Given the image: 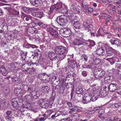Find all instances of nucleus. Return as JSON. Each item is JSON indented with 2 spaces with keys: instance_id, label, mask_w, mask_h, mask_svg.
I'll list each match as a JSON object with an SVG mask.
<instances>
[{
  "instance_id": "obj_1",
  "label": "nucleus",
  "mask_w": 121,
  "mask_h": 121,
  "mask_svg": "<svg viewBox=\"0 0 121 121\" xmlns=\"http://www.w3.org/2000/svg\"><path fill=\"white\" fill-rule=\"evenodd\" d=\"M55 5H53L50 8V10L48 12V17L50 19H52L54 16V15L56 13H64L65 12L67 14L66 15L69 17L72 16V14L68 12H65V10L63 9V6H65L62 2L59 0L56 2L55 0H52Z\"/></svg>"
},
{
  "instance_id": "obj_2",
  "label": "nucleus",
  "mask_w": 121,
  "mask_h": 121,
  "mask_svg": "<svg viewBox=\"0 0 121 121\" xmlns=\"http://www.w3.org/2000/svg\"><path fill=\"white\" fill-rule=\"evenodd\" d=\"M54 51L57 54L59 55V59L61 60L65 57L68 52L67 48L62 46H59L55 48Z\"/></svg>"
},
{
  "instance_id": "obj_3",
  "label": "nucleus",
  "mask_w": 121,
  "mask_h": 121,
  "mask_svg": "<svg viewBox=\"0 0 121 121\" xmlns=\"http://www.w3.org/2000/svg\"><path fill=\"white\" fill-rule=\"evenodd\" d=\"M99 111L98 113L99 117L101 119H105L107 117L106 115L107 113H105L104 109L102 106H97L95 107L93 109V111Z\"/></svg>"
},
{
  "instance_id": "obj_4",
  "label": "nucleus",
  "mask_w": 121,
  "mask_h": 121,
  "mask_svg": "<svg viewBox=\"0 0 121 121\" xmlns=\"http://www.w3.org/2000/svg\"><path fill=\"white\" fill-rule=\"evenodd\" d=\"M56 21L58 24L61 26L65 25L68 22L66 17L64 16H60L57 17Z\"/></svg>"
},
{
  "instance_id": "obj_5",
  "label": "nucleus",
  "mask_w": 121,
  "mask_h": 121,
  "mask_svg": "<svg viewBox=\"0 0 121 121\" xmlns=\"http://www.w3.org/2000/svg\"><path fill=\"white\" fill-rule=\"evenodd\" d=\"M92 98V95L91 93H86L83 98L82 102L85 104L90 102Z\"/></svg>"
},
{
  "instance_id": "obj_6",
  "label": "nucleus",
  "mask_w": 121,
  "mask_h": 121,
  "mask_svg": "<svg viewBox=\"0 0 121 121\" xmlns=\"http://www.w3.org/2000/svg\"><path fill=\"white\" fill-rule=\"evenodd\" d=\"M54 100V99L52 98H50L49 99H45L44 102V105L43 106V108H47L49 105L51 106L53 104Z\"/></svg>"
},
{
  "instance_id": "obj_7",
  "label": "nucleus",
  "mask_w": 121,
  "mask_h": 121,
  "mask_svg": "<svg viewBox=\"0 0 121 121\" xmlns=\"http://www.w3.org/2000/svg\"><path fill=\"white\" fill-rule=\"evenodd\" d=\"M84 29L86 30H88V32L91 31L93 30V26L90 24H89L86 22H84L83 24Z\"/></svg>"
},
{
  "instance_id": "obj_8",
  "label": "nucleus",
  "mask_w": 121,
  "mask_h": 121,
  "mask_svg": "<svg viewBox=\"0 0 121 121\" xmlns=\"http://www.w3.org/2000/svg\"><path fill=\"white\" fill-rule=\"evenodd\" d=\"M105 49L106 52V55L105 56L106 57H111L113 54L112 48L108 46H105Z\"/></svg>"
},
{
  "instance_id": "obj_9",
  "label": "nucleus",
  "mask_w": 121,
  "mask_h": 121,
  "mask_svg": "<svg viewBox=\"0 0 121 121\" xmlns=\"http://www.w3.org/2000/svg\"><path fill=\"white\" fill-rule=\"evenodd\" d=\"M112 45H115L117 46H121V43L120 42V40L115 38H113L110 41Z\"/></svg>"
},
{
  "instance_id": "obj_10",
  "label": "nucleus",
  "mask_w": 121,
  "mask_h": 121,
  "mask_svg": "<svg viewBox=\"0 0 121 121\" xmlns=\"http://www.w3.org/2000/svg\"><path fill=\"white\" fill-rule=\"evenodd\" d=\"M49 32L51 35L53 37L57 38L58 37V33L57 31L54 29L52 28L50 30Z\"/></svg>"
},
{
  "instance_id": "obj_11",
  "label": "nucleus",
  "mask_w": 121,
  "mask_h": 121,
  "mask_svg": "<svg viewBox=\"0 0 121 121\" xmlns=\"http://www.w3.org/2000/svg\"><path fill=\"white\" fill-rule=\"evenodd\" d=\"M68 63L71 66L72 68H77V64L76 61L74 60L68 59Z\"/></svg>"
},
{
  "instance_id": "obj_12",
  "label": "nucleus",
  "mask_w": 121,
  "mask_h": 121,
  "mask_svg": "<svg viewBox=\"0 0 121 121\" xmlns=\"http://www.w3.org/2000/svg\"><path fill=\"white\" fill-rule=\"evenodd\" d=\"M48 56L50 59L52 60H56L57 58L56 55L54 52L52 51H49L48 53Z\"/></svg>"
},
{
  "instance_id": "obj_13",
  "label": "nucleus",
  "mask_w": 121,
  "mask_h": 121,
  "mask_svg": "<svg viewBox=\"0 0 121 121\" xmlns=\"http://www.w3.org/2000/svg\"><path fill=\"white\" fill-rule=\"evenodd\" d=\"M19 98L18 97L14 98L12 99L11 101V103L13 106L15 108H17L18 106V101Z\"/></svg>"
},
{
  "instance_id": "obj_14",
  "label": "nucleus",
  "mask_w": 121,
  "mask_h": 121,
  "mask_svg": "<svg viewBox=\"0 0 121 121\" xmlns=\"http://www.w3.org/2000/svg\"><path fill=\"white\" fill-rule=\"evenodd\" d=\"M44 12H37L32 13L31 14L32 16L37 17H41L43 16L44 14Z\"/></svg>"
},
{
  "instance_id": "obj_15",
  "label": "nucleus",
  "mask_w": 121,
  "mask_h": 121,
  "mask_svg": "<svg viewBox=\"0 0 121 121\" xmlns=\"http://www.w3.org/2000/svg\"><path fill=\"white\" fill-rule=\"evenodd\" d=\"M117 84L111 83L108 87V90L111 92L114 91L116 89Z\"/></svg>"
},
{
  "instance_id": "obj_16",
  "label": "nucleus",
  "mask_w": 121,
  "mask_h": 121,
  "mask_svg": "<svg viewBox=\"0 0 121 121\" xmlns=\"http://www.w3.org/2000/svg\"><path fill=\"white\" fill-rule=\"evenodd\" d=\"M27 53L26 52H24L23 51H22L20 52L21 58L26 61H28L29 58L26 56Z\"/></svg>"
},
{
  "instance_id": "obj_17",
  "label": "nucleus",
  "mask_w": 121,
  "mask_h": 121,
  "mask_svg": "<svg viewBox=\"0 0 121 121\" xmlns=\"http://www.w3.org/2000/svg\"><path fill=\"white\" fill-rule=\"evenodd\" d=\"M22 87L25 92H27V94H32V91L31 90L30 88L28 86H26V85H25L24 84L22 85Z\"/></svg>"
},
{
  "instance_id": "obj_18",
  "label": "nucleus",
  "mask_w": 121,
  "mask_h": 121,
  "mask_svg": "<svg viewBox=\"0 0 121 121\" xmlns=\"http://www.w3.org/2000/svg\"><path fill=\"white\" fill-rule=\"evenodd\" d=\"M103 32L104 33V37L108 39H109L112 37V34L109 32L105 30H103Z\"/></svg>"
},
{
  "instance_id": "obj_19",
  "label": "nucleus",
  "mask_w": 121,
  "mask_h": 121,
  "mask_svg": "<svg viewBox=\"0 0 121 121\" xmlns=\"http://www.w3.org/2000/svg\"><path fill=\"white\" fill-rule=\"evenodd\" d=\"M22 9L24 12L28 13L31 12L35 9L34 8L26 7H22Z\"/></svg>"
},
{
  "instance_id": "obj_20",
  "label": "nucleus",
  "mask_w": 121,
  "mask_h": 121,
  "mask_svg": "<svg viewBox=\"0 0 121 121\" xmlns=\"http://www.w3.org/2000/svg\"><path fill=\"white\" fill-rule=\"evenodd\" d=\"M73 28L76 33H78V32H79V30L81 29V25L77 23H74L73 25Z\"/></svg>"
},
{
  "instance_id": "obj_21",
  "label": "nucleus",
  "mask_w": 121,
  "mask_h": 121,
  "mask_svg": "<svg viewBox=\"0 0 121 121\" xmlns=\"http://www.w3.org/2000/svg\"><path fill=\"white\" fill-rule=\"evenodd\" d=\"M30 1L33 5L37 6L40 4L41 0H30Z\"/></svg>"
},
{
  "instance_id": "obj_22",
  "label": "nucleus",
  "mask_w": 121,
  "mask_h": 121,
  "mask_svg": "<svg viewBox=\"0 0 121 121\" xmlns=\"http://www.w3.org/2000/svg\"><path fill=\"white\" fill-rule=\"evenodd\" d=\"M11 78L13 82L17 83H20L22 82L21 79L19 78L17 76H13Z\"/></svg>"
},
{
  "instance_id": "obj_23",
  "label": "nucleus",
  "mask_w": 121,
  "mask_h": 121,
  "mask_svg": "<svg viewBox=\"0 0 121 121\" xmlns=\"http://www.w3.org/2000/svg\"><path fill=\"white\" fill-rule=\"evenodd\" d=\"M14 92L15 94L18 95L22 93L23 91L19 87V88H15Z\"/></svg>"
},
{
  "instance_id": "obj_24",
  "label": "nucleus",
  "mask_w": 121,
  "mask_h": 121,
  "mask_svg": "<svg viewBox=\"0 0 121 121\" xmlns=\"http://www.w3.org/2000/svg\"><path fill=\"white\" fill-rule=\"evenodd\" d=\"M41 91L42 92L46 93H48L50 91V88L48 86H43L42 87Z\"/></svg>"
},
{
  "instance_id": "obj_25",
  "label": "nucleus",
  "mask_w": 121,
  "mask_h": 121,
  "mask_svg": "<svg viewBox=\"0 0 121 121\" xmlns=\"http://www.w3.org/2000/svg\"><path fill=\"white\" fill-rule=\"evenodd\" d=\"M97 50V51H96V53L97 54L101 56L104 55L103 53L104 52V50L102 48H100Z\"/></svg>"
},
{
  "instance_id": "obj_26",
  "label": "nucleus",
  "mask_w": 121,
  "mask_h": 121,
  "mask_svg": "<svg viewBox=\"0 0 121 121\" xmlns=\"http://www.w3.org/2000/svg\"><path fill=\"white\" fill-rule=\"evenodd\" d=\"M116 67L117 68V73L118 75L121 76V65L118 63L116 64Z\"/></svg>"
},
{
  "instance_id": "obj_27",
  "label": "nucleus",
  "mask_w": 121,
  "mask_h": 121,
  "mask_svg": "<svg viewBox=\"0 0 121 121\" xmlns=\"http://www.w3.org/2000/svg\"><path fill=\"white\" fill-rule=\"evenodd\" d=\"M80 8L79 6L76 5H73L71 6V8L73 9V11L75 12H78L80 11L79 8Z\"/></svg>"
},
{
  "instance_id": "obj_28",
  "label": "nucleus",
  "mask_w": 121,
  "mask_h": 121,
  "mask_svg": "<svg viewBox=\"0 0 121 121\" xmlns=\"http://www.w3.org/2000/svg\"><path fill=\"white\" fill-rule=\"evenodd\" d=\"M64 37H69L71 34L70 30L69 28H65Z\"/></svg>"
},
{
  "instance_id": "obj_29",
  "label": "nucleus",
  "mask_w": 121,
  "mask_h": 121,
  "mask_svg": "<svg viewBox=\"0 0 121 121\" xmlns=\"http://www.w3.org/2000/svg\"><path fill=\"white\" fill-rule=\"evenodd\" d=\"M24 46L25 48H35L36 47V46L35 45H31L29 43L24 44Z\"/></svg>"
},
{
  "instance_id": "obj_30",
  "label": "nucleus",
  "mask_w": 121,
  "mask_h": 121,
  "mask_svg": "<svg viewBox=\"0 0 121 121\" xmlns=\"http://www.w3.org/2000/svg\"><path fill=\"white\" fill-rule=\"evenodd\" d=\"M7 26H4L3 28H1L0 26V33H5V32L8 31Z\"/></svg>"
},
{
  "instance_id": "obj_31",
  "label": "nucleus",
  "mask_w": 121,
  "mask_h": 121,
  "mask_svg": "<svg viewBox=\"0 0 121 121\" xmlns=\"http://www.w3.org/2000/svg\"><path fill=\"white\" fill-rule=\"evenodd\" d=\"M75 92L77 94L82 95L83 94V91L82 88L79 87L76 89Z\"/></svg>"
},
{
  "instance_id": "obj_32",
  "label": "nucleus",
  "mask_w": 121,
  "mask_h": 121,
  "mask_svg": "<svg viewBox=\"0 0 121 121\" xmlns=\"http://www.w3.org/2000/svg\"><path fill=\"white\" fill-rule=\"evenodd\" d=\"M18 63L14 62L10 64V68L11 69L13 68V69H15V68L17 66Z\"/></svg>"
},
{
  "instance_id": "obj_33",
  "label": "nucleus",
  "mask_w": 121,
  "mask_h": 121,
  "mask_svg": "<svg viewBox=\"0 0 121 121\" xmlns=\"http://www.w3.org/2000/svg\"><path fill=\"white\" fill-rule=\"evenodd\" d=\"M31 98V95H26L23 98V100H24L26 101H29Z\"/></svg>"
},
{
  "instance_id": "obj_34",
  "label": "nucleus",
  "mask_w": 121,
  "mask_h": 121,
  "mask_svg": "<svg viewBox=\"0 0 121 121\" xmlns=\"http://www.w3.org/2000/svg\"><path fill=\"white\" fill-rule=\"evenodd\" d=\"M4 67L0 68V70H1V72L2 73L3 76H6L8 74L7 72L6 71L5 69L4 68Z\"/></svg>"
},
{
  "instance_id": "obj_35",
  "label": "nucleus",
  "mask_w": 121,
  "mask_h": 121,
  "mask_svg": "<svg viewBox=\"0 0 121 121\" xmlns=\"http://www.w3.org/2000/svg\"><path fill=\"white\" fill-rule=\"evenodd\" d=\"M44 100H45V99H43L42 98H40L39 100V104L41 107L43 108V106L44 105Z\"/></svg>"
},
{
  "instance_id": "obj_36",
  "label": "nucleus",
  "mask_w": 121,
  "mask_h": 121,
  "mask_svg": "<svg viewBox=\"0 0 121 121\" xmlns=\"http://www.w3.org/2000/svg\"><path fill=\"white\" fill-rule=\"evenodd\" d=\"M74 44L75 45H81L82 44L80 40L78 39H76L74 40Z\"/></svg>"
},
{
  "instance_id": "obj_37",
  "label": "nucleus",
  "mask_w": 121,
  "mask_h": 121,
  "mask_svg": "<svg viewBox=\"0 0 121 121\" xmlns=\"http://www.w3.org/2000/svg\"><path fill=\"white\" fill-rule=\"evenodd\" d=\"M88 58V56L87 55L85 54L82 55L81 56V59L82 60H85L86 61H87Z\"/></svg>"
},
{
  "instance_id": "obj_38",
  "label": "nucleus",
  "mask_w": 121,
  "mask_h": 121,
  "mask_svg": "<svg viewBox=\"0 0 121 121\" xmlns=\"http://www.w3.org/2000/svg\"><path fill=\"white\" fill-rule=\"evenodd\" d=\"M65 28L61 29L59 30V33L63 37H64Z\"/></svg>"
},
{
  "instance_id": "obj_39",
  "label": "nucleus",
  "mask_w": 121,
  "mask_h": 121,
  "mask_svg": "<svg viewBox=\"0 0 121 121\" xmlns=\"http://www.w3.org/2000/svg\"><path fill=\"white\" fill-rule=\"evenodd\" d=\"M101 30H102L103 31L104 30L102 28H101V29L100 28H99V30L97 31V33L96 34L97 37H99L102 35L101 32Z\"/></svg>"
},
{
  "instance_id": "obj_40",
  "label": "nucleus",
  "mask_w": 121,
  "mask_h": 121,
  "mask_svg": "<svg viewBox=\"0 0 121 121\" xmlns=\"http://www.w3.org/2000/svg\"><path fill=\"white\" fill-rule=\"evenodd\" d=\"M100 62L99 60L96 58L92 62V63H93L94 64L98 65L100 63Z\"/></svg>"
},
{
  "instance_id": "obj_41",
  "label": "nucleus",
  "mask_w": 121,
  "mask_h": 121,
  "mask_svg": "<svg viewBox=\"0 0 121 121\" xmlns=\"http://www.w3.org/2000/svg\"><path fill=\"white\" fill-rule=\"evenodd\" d=\"M82 7L84 8V9L86 10H87L88 7V5L86 2H85L84 3V4L83 3L82 4Z\"/></svg>"
},
{
  "instance_id": "obj_42",
  "label": "nucleus",
  "mask_w": 121,
  "mask_h": 121,
  "mask_svg": "<svg viewBox=\"0 0 121 121\" xmlns=\"http://www.w3.org/2000/svg\"><path fill=\"white\" fill-rule=\"evenodd\" d=\"M32 17L30 15H28L27 16V17L25 18V20L26 21H32Z\"/></svg>"
},
{
  "instance_id": "obj_43",
  "label": "nucleus",
  "mask_w": 121,
  "mask_h": 121,
  "mask_svg": "<svg viewBox=\"0 0 121 121\" xmlns=\"http://www.w3.org/2000/svg\"><path fill=\"white\" fill-rule=\"evenodd\" d=\"M89 43L90 44L89 45V46L90 47H93L95 44V42L93 40L90 41Z\"/></svg>"
},
{
  "instance_id": "obj_44",
  "label": "nucleus",
  "mask_w": 121,
  "mask_h": 121,
  "mask_svg": "<svg viewBox=\"0 0 121 121\" xmlns=\"http://www.w3.org/2000/svg\"><path fill=\"white\" fill-rule=\"evenodd\" d=\"M73 108L75 112L76 111L78 112L80 110L79 107L77 106H73Z\"/></svg>"
},
{
  "instance_id": "obj_45",
  "label": "nucleus",
  "mask_w": 121,
  "mask_h": 121,
  "mask_svg": "<svg viewBox=\"0 0 121 121\" xmlns=\"http://www.w3.org/2000/svg\"><path fill=\"white\" fill-rule=\"evenodd\" d=\"M73 68H72L71 66L70 65H67L65 67V69L66 71L69 70H71L72 69H73Z\"/></svg>"
},
{
  "instance_id": "obj_46",
  "label": "nucleus",
  "mask_w": 121,
  "mask_h": 121,
  "mask_svg": "<svg viewBox=\"0 0 121 121\" xmlns=\"http://www.w3.org/2000/svg\"><path fill=\"white\" fill-rule=\"evenodd\" d=\"M95 65L92 64H90L89 65V68L91 69H94L95 68Z\"/></svg>"
},
{
  "instance_id": "obj_47",
  "label": "nucleus",
  "mask_w": 121,
  "mask_h": 121,
  "mask_svg": "<svg viewBox=\"0 0 121 121\" xmlns=\"http://www.w3.org/2000/svg\"><path fill=\"white\" fill-rule=\"evenodd\" d=\"M90 58L91 59V61L92 60L93 61L96 58V56H95L94 55H92L91 56Z\"/></svg>"
},
{
  "instance_id": "obj_48",
  "label": "nucleus",
  "mask_w": 121,
  "mask_h": 121,
  "mask_svg": "<svg viewBox=\"0 0 121 121\" xmlns=\"http://www.w3.org/2000/svg\"><path fill=\"white\" fill-rule=\"evenodd\" d=\"M65 88L64 86H61L59 89V90L61 91H60V92L63 93L64 92Z\"/></svg>"
},
{
  "instance_id": "obj_49",
  "label": "nucleus",
  "mask_w": 121,
  "mask_h": 121,
  "mask_svg": "<svg viewBox=\"0 0 121 121\" xmlns=\"http://www.w3.org/2000/svg\"><path fill=\"white\" fill-rule=\"evenodd\" d=\"M38 25L41 26L45 27L46 26L42 22H39L38 23Z\"/></svg>"
},
{
  "instance_id": "obj_50",
  "label": "nucleus",
  "mask_w": 121,
  "mask_h": 121,
  "mask_svg": "<svg viewBox=\"0 0 121 121\" xmlns=\"http://www.w3.org/2000/svg\"><path fill=\"white\" fill-rule=\"evenodd\" d=\"M116 30L117 31L121 33V27H119L117 26H116Z\"/></svg>"
},
{
  "instance_id": "obj_51",
  "label": "nucleus",
  "mask_w": 121,
  "mask_h": 121,
  "mask_svg": "<svg viewBox=\"0 0 121 121\" xmlns=\"http://www.w3.org/2000/svg\"><path fill=\"white\" fill-rule=\"evenodd\" d=\"M39 121H44L46 119V118L43 117H37Z\"/></svg>"
},
{
  "instance_id": "obj_52",
  "label": "nucleus",
  "mask_w": 121,
  "mask_h": 121,
  "mask_svg": "<svg viewBox=\"0 0 121 121\" xmlns=\"http://www.w3.org/2000/svg\"><path fill=\"white\" fill-rule=\"evenodd\" d=\"M121 105V104L119 103H115L114 104L115 108L119 107Z\"/></svg>"
},
{
  "instance_id": "obj_53",
  "label": "nucleus",
  "mask_w": 121,
  "mask_h": 121,
  "mask_svg": "<svg viewBox=\"0 0 121 121\" xmlns=\"http://www.w3.org/2000/svg\"><path fill=\"white\" fill-rule=\"evenodd\" d=\"M65 86L67 88H69L70 87H71V84L69 83H66L65 84Z\"/></svg>"
},
{
  "instance_id": "obj_54",
  "label": "nucleus",
  "mask_w": 121,
  "mask_h": 121,
  "mask_svg": "<svg viewBox=\"0 0 121 121\" xmlns=\"http://www.w3.org/2000/svg\"><path fill=\"white\" fill-rule=\"evenodd\" d=\"M75 112V111H74L73 108H72L70 109V110L69 112V113L70 114H71Z\"/></svg>"
},
{
  "instance_id": "obj_55",
  "label": "nucleus",
  "mask_w": 121,
  "mask_h": 121,
  "mask_svg": "<svg viewBox=\"0 0 121 121\" xmlns=\"http://www.w3.org/2000/svg\"><path fill=\"white\" fill-rule=\"evenodd\" d=\"M77 35H78L79 37L80 38H82L83 37V34L80 32V33H77Z\"/></svg>"
},
{
  "instance_id": "obj_56",
  "label": "nucleus",
  "mask_w": 121,
  "mask_h": 121,
  "mask_svg": "<svg viewBox=\"0 0 121 121\" xmlns=\"http://www.w3.org/2000/svg\"><path fill=\"white\" fill-rule=\"evenodd\" d=\"M116 92L118 94L121 95V88H119L117 89Z\"/></svg>"
},
{
  "instance_id": "obj_57",
  "label": "nucleus",
  "mask_w": 121,
  "mask_h": 121,
  "mask_svg": "<svg viewBox=\"0 0 121 121\" xmlns=\"http://www.w3.org/2000/svg\"><path fill=\"white\" fill-rule=\"evenodd\" d=\"M82 67L84 68H89V65H86V64H85L83 65Z\"/></svg>"
},
{
  "instance_id": "obj_58",
  "label": "nucleus",
  "mask_w": 121,
  "mask_h": 121,
  "mask_svg": "<svg viewBox=\"0 0 121 121\" xmlns=\"http://www.w3.org/2000/svg\"><path fill=\"white\" fill-rule=\"evenodd\" d=\"M6 102V100L4 99H1V100L0 103L1 104H5Z\"/></svg>"
},
{
  "instance_id": "obj_59",
  "label": "nucleus",
  "mask_w": 121,
  "mask_h": 121,
  "mask_svg": "<svg viewBox=\"0 0 121 121\" xmlns=\"http://www.w3.org/2000/svg\"><path fill=\"white\" fill-rule=\"evenodd\" d=\"M11 112L10 111L8 110L6 112L5 115H7L9 116H11Z\"/></svg>"
},
{
  "instance_id": "obj_60",
  "label": "nucleus",
  "mask_w": 121,
  "mask_h": 121,
  "mask_svg": "<svg viewBox=\"0 0 121 121\" xmlns=\"http://www.w3.org/2000/svg\"><path fill=\"white\" fill-rule=\"evenodd\" d=\"M5 119L7 121H11V117H10L7 116L5 117Z\"/></svg>"
},
{
  "instance_id": "obj_61",
  "label": "nucleus",
  "mask_w": 121,
  "mask_h": 121,
  "mask_svg": "<svg viewBox=\"0 0 121 121\" xmlns=\"http://www.w3.org/2000/svg\"><path fill=\"white\" fill-rule=\"evenodd\" d=\"M67 104L69 107H72L73 105L72 103L71 102H67Z\"/></svg>"
},
{
  "instance_id": "obj_62",
  "label": "nucleus",
  "mask_w": 121,
  "mask_h": 121,
  "mask_svg": "<svg viewBox=\"0 0 121 121\" xmlns=\"http://www.w3.org/2000/svg\"><path fill=\"white\" fill-rule=\"evenodd\" d=\"M93 11V9L92 8H89L88 9V10H86V12H91Z\"/></svg>"
},
{
  "instance_id": "obj_63",
  "label": "nucleus",
  "mask_w": 121,
  "mask_h": 121,
  "mask_svg": "<svg viewBox=\"0 0 121 121\" xmlns=\"http://www.w3.org/2000/svg\"><path fill=\"white\" fill-rule=\"evenodd\" d=\"M82 74L83 76H87V72L86 71H83L82 73Z\"/></svg>"
},
{
  "instance_id": "obj_64",
  "label": "nucleus",
  "mask_w": 121,
  "mask_h": 121,
  "mask_svg": "<svg viewBox=\"0 0 121 121\" xmlns=\"http://www.w3.org/2000/svg\"><path fill=\"white\" fill-rule=\"evenodd\" d=\"M1 107H0V108L2 109H3L5 108L6 107L5 104H1Z\"/></svg>"
}]
</instances>
